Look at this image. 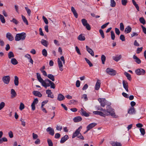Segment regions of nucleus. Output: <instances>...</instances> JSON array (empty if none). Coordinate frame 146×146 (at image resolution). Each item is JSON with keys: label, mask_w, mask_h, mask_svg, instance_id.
Segmentation results:
<instances>
[{"label": "nucleus", "mask_w": 146, "mask_h": 146, "mask_svg": "<svg viewBox=\"0 0 146 146\" xmlns=\"http://www.w3.org/2000/svg\"><path fill=\"white\" fill-rule=\"evenodd\" d=\"M101 111H102L104 114V117L106 116L111 115L113 117L116 118V115H115L114 110L110 106H106V109H103L101 108Z\"/></svg>", "instance_id": "1"}, {"label": "nucleus", "mask_w": 146, "mask_h": 146, "mask_svg": "<svg viewBox=\"0 0 146 146\" xmlns=\"http://www.w3.org/2000/svg\"><path fill=\"white\" fill-rule=\"evenodd\" d=\"M36 76L38 80L41 84L44 87L46 88L47 87L50 86V83H49L46 84V82L45 81V80H43V79L42 78L40 74L39 73H36Z\"/></svg>", "instance_id": "2"}, {"label": "nucleus", "mask_w": 146, "mask_h": 146, "mask_svg": "<svg viewBox=\"0 0 146 146\" xmlns=\"http://www.w3.org/2000/svg\"><path fill=\"white\" fill-rule=\"evenodd\" d=\"M26 37V34L24 32L17 34L15 37V40L16 41L24 40Z\"/></svg>", "instance_id": "3"}, {"label": "nucleus", "mask_w": 146, "mask_h": 146, "mask_svg": "<svg viewBox=\"0 0 146 146\" xmlns=\"http://www.w3.org/2000/svg\"><path fill=\"white\" fill-rule=\"evenodd\" d=\"M106 72L111 76H114L116 74V71L112 68H108L106 70Z\"/></svg>", "instance_id": "4"}, {"label": "nucleus", "mask_w": 146, "mask_h": 146, "mask_svg": "<svg viewBox=\"0 0 146 146\" xmlns=\"http://www.w3.org/2000/svg\"><path fill=\"white\" fill-rule=\"evenodd\" d=\"M135 72L137 75H143L145 74V71L143 69L139 68L135 70Z\"/></svg>", "instance_id": "5"}, {"label": "nucleus", "mask_w": 146, "mask_h": 146, "mask_svg": "<svg viewBox=\"0 0 146 146\" xmlns=\"http://www.w3.org/2000/svg\"><path fill=\"white\" fill-rule=\"evenodd\" d=\"M82 128V126H80L77 129H76L75 132L73 133L72 136V138H74L76 136H78V135L80 134V132Z\"/></svg>", "instance_id": "6"}, {"label": "nucleus", "mask_w": 146, "mask_h": 146, "mask_svg": "<svg viewBox=\"0 0 146 146\" xmlns=\"http://www.w3.org/2000/svg\"><path fill=\"white\" fill-rule=\"evenodd\" d=\"M2 79L5 84H8L9 82L10 78L9 76H7L3 77Z\"/></svg>", "instance_id": "7"}, {"label": "nucleus", "mask_w": 146, "mask_h": 146, "mask_svg": "<svg viewBox=\"0 0 146 146\" xmlns=\"http://www.w3.org/2000/svg\"><path fill=\"white\" fill-rule=\"evenodd\" d=\"M96 125L97 123H93L88 125L86 127L87 130L84 133H85L88 132V131L94 127Z\"/></svg>", "instance_id": "8"}, {"label": "nucleus", "mask_w": 146, "mask_h": 146, "mask_svg": "<svg viewBox=\"0 0 146 146\" xmlns=\"http://www.w3.org/2000/svg\"><path fill=\"white\" fill-rule=\"evenodd\" d=\"M98 101L100 104L101 106L102 107H104L106 104V100L105 98H99L98 100Z\"/></svg>", "instance_id": "9"}, {"label": "nucleus", "mask_w": 146, "mask_h": 146, "mask_svg": "<svg viewBox=\"0 0 146 146\" xmlns=\"http://www.w3.org/2000/svg\"><path fill=\"white\" fill-rule=\"evenodd\" d=\"M38 101L37 98H35L33 100V102L31 105L32 109L33 110H35V105L36 104H37L38 102Z\"/></svg>", "instance_id": "10"}, {"label": "nucleus", "mask_w": 146, "mask_h": 146, "mask_svg": "<svg viewBox=\"0 0 146 146\" xmlns=\"http://www.w3.org/2000/svg\"><path fill=\"white\" fill-rule=\"evenodd\" d=\"M47 132H48L51 135H53L54 133V129L50 127H49L46 129Z\"/></svg>", "instance_id": "11"}, {"label": "nucleus", "mask_w": 146, "mask_h": 146, "mask_svg": "<svg viewBox=\"0 0 146 146\" xmlns=\"http://www.w3.org/2000/svg\"><path fill=\"white\" fill-rule=\"evenodd\" d=\"M6 37L10 41H12L14 40V38L12 35L10 33H7L6 34Z\"/></svg>", "instance_id": "12"}, {"label": "nucleus", "mask_w": 146, "mask_h": 146, "mask_svg": "<svg viewBox=\"0 0 146 146\" xmlns=\"http://www.w3.org/2000/svg\"><path fill=\"white\" fill-rule=\"evenodd\" d=\"M122 83L124 88L127 92H128L129 90L128 89V83L127 81L124 80L123 81Z\"/></svg>", "instance_id": "13"}, {"label": "nucleus", "mask_w": 146, "mask_h": 146, "mask_svg": "<svg viewBox=\"0 0 146 146\" xmlns=\"http://www.w3.org/2000/svg\"><path fill=\"white\" fill-rule=\"evenodd\" d=\"M46 93L48 95V97L51 98H53L54 96L51 90H47L46 91Z\"/></svg>", "instance_id": "14"}, {"label": "nucleus", "mask_w": 146, "mask_h": 146, "mask_svg": "<svg viewBox=\"0 0 146 146\" xmlns=\"http://www.w3.org/2000/svg\"><path fill=\"white\" fill-rule=\"evenodd\" d=\"M58 63L59 70L61 71H62L63 70L62 69L63 65L61 61L59 58L58 59Z\"/></svg>", "instance_id": "15"}, {"label": "nucleus", "mask_w": 146, "mask_h": 146, "mask_svg": "<svg viewBox=\"0 0 146 146\" xmlns=\"http://www.w3.org/2000/svg\"><path fill=\"white\" fill-rule=\"evenodd\" d=\"M45 81L48 82L50 83L51 88L54 89L55 88V84L51 81L48 79H45Z\"/></svg>", "instance_id": "16"}, {"label": "nucleus", "mask_w": 146, "mask_h": 146, "mask_svg": "<svg viewBox=\"0 0 146 146\" xmlns=\"http://www.w3.org/2000/svg\"><path fill=\"white\" fill-rule=\"evenodd\" d=\"M69 138L67 135H66L62 137L61 139L60 143H63L65 142Z\"/></svg>", "instance_id": "17"}, {"label": "nucleus", "mask_w": 146, "mask_h": 146, "mask_svg": "<svg viewBox=\"0 0 146 146\" xmlns=\"http://www.w3.org/2000/svg\"><path fill=\"white\" fill-rule=\"evenodd\" d=\"M86 48L87 51L92 56H94V52L93 50L90 48L88 46H86Z\"/></svg>", "instance_id": "18"}, {"label": "nucleus", "mask_w": 146, "mask_h": 146, "mask_svg": "<svg viewBox=\"0 0 146 146\" xmlns=\"http://www.w3.org/2000/svg\"><path fill=\"white\" fill-rule=\"evenodd\" d=\"M128 113L130 114H133L135 113V109L133 107H131L128 110Z\"/></svg>", "instance_id": "19"}, {"label": "nucleus", "mask_w": 146, "mask_h": 146, "mask_svg": "<svg viewBox=\"0 0 146 146\" xmlns=\"http://www.w3.org/2000/svg\"><path fill=\"white\" fill-rule=\"evenodd\" d=\"M132 28L130 26H127L125 29V34L130 33L131 31Z\"/></svg>", "instance_id": "20"}, {"label": "nucleus", "mask_w": 146, "mask_h": 146, "mask_svg": "<svg viewBox=\"0 0 146 146\" xmlns=\"http://www.w3.org/2000/svg\"><path fill=\"white\" fill-rule=\"evenodd\" d=\"M93 113L95 115H99L100 116L104 117V114L103 112L95 111L93 112Z\"/></svg>", "instance_id": "21"}, {"label": "nucleus", "mask_w": 146, "mask_h": 146, "mask_svg": "<svg viewBox=\"0 0 146 146\" xmlns=\"http://www.w3.org/2000/svg\"><path fill=\"white\" fill-rule=\"evenodd\" d=\"M64 96L62 94H59L58 95L57 100L59 101H61L65 99Z\"/></svg>", "instance_id": "22"}, {"label": "nucleus", "mask_w": 146, "mask_h": 146, "mask_svg": "<svg viewBox=\"0 0 146 146\" xmlns=\"http://www.w3.org/2000/svg\"><path fill=\"white\" fill-rule=\"evenodd\" d=\"M100 84L101 83L100 82V80H97L95 86V89L96 90H98L100 88Z\"/></svg>", "instance_id": "23"}, {"label": "nucleus", "mask_w": 146, "mask_h": 146, "mask_svg": "<svg viewBox=\"0 0 146 146\" xmlns=\"http://www.w3.org/2000/svg\"><path fill=\"white\" fill-rule=\"evenodd\" d=\"M82 119V118L80 116H78L74 117L73 119V120L75 122H78L81 121Z\"/></svg>", "instance_id": "24"}, {"label": "nucleus", "mask_w": 146, "mask_h": 146, "mask_svg": "<svg viewBox=\"0 0 146 146\" xmlns=\"http://www.w3.org/2000/svg\"><path fill=\"white\" fill-rule=\"evenodd\" d=\"M33 94L36 96H38L39 97H40L42 96V94L40 92L37 91H34L33 92Z\"/></svg>", "instance_id": "25"}, {"label": "nucleus", "mask_w": 146, "mask_h": 146, "mask_svg": "<svg viewBox=\"0 0 146 146\" xmlns=\"http://www.w3.org/2000/svg\"><path fill=\"white\" fill-rule=\"evenodd\" d=\"M81 114L82 115L86 117H88L89 116V114L87 113L86 111H84L83 108H81Z\"/></svg>", "instance_id": "26"}, {"label": "nucleus", "mask_w": 146, "mask_h": 146, "mask_svg": "<svg viewBox=\"0 0 146 146\" xmlns=\"http://www.w3.org/2000/svg\"><path fill=\"white\" fill-rule=\"evenodd\" d=\"M133 58L135 60V61L138 64H140L141 63V60L135 55H133Z\"/></svg>", "instance_id": "27"}, {"label": "nucleus", "mask_w": 146, "mask_h": 146, "mask_svg": "<svg viewBox=\"0 0 146 146\" xmlns=\"http://www.w3.org/2000/svg\"><path fill=\"white\" fill-rule=\"evenodd\" d=\"M121 58V55H120L119 56H113V59L115 61L117 62L120 60Z\"/></svg>", "instance_id": "28"}, {"label": "nucleus", "mask_w": 146, "mask_h": 146, "mask_svg": "<svg viewBox=\"0 0 146 146\" xmlns=\"http://www.w3.org/2000/svg\"><path fill=\"white\" fill-rule=\"evenodd\" d=\"M78 39L80 41H84L85 40V38L84 36L82 35V34L79 35L78 37Z\"/></svg>", "instance_id": "29"}, {"label": "nucleus", "mask_w": 146, "mask_h": 146, "mask_svg": "<svg viewBox=\"0 0 146 146\" xmlns=\"http://www.w3.org/2000/svg\"><path fill=\"white\" fill-rule=\"evenodd\" d=\"M41 43L43 45L46 47H47L48 45V41L43 39L41 40Z\"/></svg>", "instance_id": "30"}, {"label": "nucleus", "mask_w": 146, "mask_h": 146, "mask_svg": "<svg viewBox=\"0 0 146 146\" xmlns=\"http://www.w3.org/2000/svg\"><path fill=\"white\" fill-rule=\"evenodd\" d=\"M14 83L15 85L16 86H18L19 84V78L17 76H15L14 77Z\"/></svg>", "instance_id": "31"}, {"label": "nucleus", "mask_w": 146, "mask_h": 146, "mask_svg": "<svg viewBox=\"0 0 146 146\" xmlns=\"http://www.w3.org/2000/svg\"><path fill=\"white\" fill-rule=\"evenodd\" d=\"M11 97L12 98L15 97L17 95L16 93L15 92V90L13 89H11Z\"/></svg>", "instance_id": "32"}, {"label": "nucleus", "mask_w": 146, "mask_h": 146, "mask_svg": "<svg viewBox=\"0 0 146 146\" xmlns=\"http://www.w3.org/2000/svg\"><path fill=\"white\" fill-rule=\"evenodd\" d=\"M11 63L13 65H16L18 63V62L15 58H12L11 60Z\"/></svg>", "instance_id": "33"}, {"label": "nucleus", "mask_w": 146, "mask_h": 146, "mask_svg": "<svg viewBox=\"0 0 146 146\" xmlns=\"http://www.w3.org/2000/svg\"><path fill=\"white\" fill-rule=\"evenodd\" d=\"M47 77L51 80L52 81H54L55 80V78L54 76L52 74H48V75Z\"/></svg>", "instance_id": "34"}, {"label": "nucleus", "mask_w": 146, "mask_h": 146, "mask_svg": "<svg viewBox=\"0 0 146 146\" xmlns=\"http://www.w3.org/2000/svg\"><path fill=\"white\" fill-rule=\"evenodd\" d=\"M21 17L24 23H25L26 25H28V21L25 17L22 15H21Z\"/></svg>", "instance_id": "35"}, {"label": "nucleus", "mask_w": 146, "mask_h": 146, "mask_svg": "<svg viewBox=\"0 0 146 146\" xmlns=\"http://www.w3.org/2000/svg\"><path fill=\"white\" fill-rule=\"evenodd\" d=\"M8 57L9 59L14 57V55L13 52L12 51L9 52L8 53Z\"/></svg>", "instance_id": "36"}, {"label": "nucleus", "mask_w": 146, "mask_h": 146, "mask_svg": "<svg viewBox=\"0 0 146 146\" xmlns=\"http://www.w3.org/2000/svg\"><path fill=\"white\" fill-rule=\"evenodd\" d=\"M124 75L127 77V79L129 80H130L131 79V75L127 72H124Z\"/></svg>", "instance_id": "37"}, {"label": "nucleus", "mask_w": 146, "mask_h": 146, "mask_svg": "<svg viewBox=\"0 0 146 146\" xmlns=\"http://www.w3.org/2000/svg\"><path fill=\"white\" fill-rule=\"evenodd\" d=\"M101 60L102 62V63L103 64H105V62L106 60V57L104 55H102L101 56Z\"/></svg>", "instance_id": "38"}, {"label": "nucleus", "mask_w": 146, "mask_h": 146, "mask_svg": "<svg viewBox=\"0 0 146 146\" xmlns=\"http://www.w3.org/2000/svg\"><path fill=\"white\" fill-rule=\"evenodd\" d=\"M25 9L27 11L28 15L30 16L31 15V10L28 7H25Z\"/></svg>", "instance_id": "39"}, {"label": "nucleus", "mask_w": 146, "mask_h": 146, "mask_svg": "<svg viewBox=\"0 0 146 146\" xmlns=\"http://www.w3.org/2000/svg\"><path fill=\"white\" fill-rule=\"evenodd\" d=\"M0 19L1 22L3 23H5V19L4 17L3 16L0 14Z\"/></svg>", "instance_id": "40"}, {"label": "nucleus", "mask_w": 146, "mask_h": 146, "mask_svg": "<svg viewBox=\"0 0 146 146\" xmlns=\"http://www.w3.org/2000/svg\"><path fill=\"white\" fill-rule=\"evenodd\" d=\"M139 20L140 22L143 24L145 25V21L143 17L140 18Z\"/></svg>", "instance_id": "41"}, {"label": "nucleus", "mask_w": 146, "mask_h": 146, "mask_svg": "<svg viewBox=\"0 0 146 146\" xmlns=\"http://www.w3.org/2000/svg\"><path fill=\"white\" fill-rule=\"evenodd\" d=\"M10 22H12L15 25H17L19 23V21L13 18L12 20L10 21Z\"/></svg>", "instance_id": "42"}, {"label": "nucleus", "mask_w": 146, "mask_h": 146, "mask_svg": "<svg viewBox=\"0 0 146 146\" xmlns=\"http://www.w3.org/2000/svg\"><path fill=\"white\" fill-rule=\"evenodd\" d=\"M110 6L112 7H114L116 5V3L114 0H110Z\"/></svg>", "instance_id": "43"}, {"label": "nucleus", "mask_w": 146, "mask_h": 146, "mask_svg": "<svg viewBox=\"0 0 146 146\" xmlns=\"http://www.w3.org/2000/svg\"><path fill=\"white\" fill-rule=\"evenodd\" d=\"M84 59L90 67H92L93 66L92 64L88 59L85 58Z\"/></svg>", "instance_id": "44"}, {"label": "nucleus", "mask_w": 146, "mask_h": 146, "mask_svg": "<svg viewBox=\"0 0 146 146\" xmlns=\"http://www.w3.org/2000/svg\"><path fill=\"white\" fill-rule=\"evenodd\" d=\"M81 21L82 23L84 26H86V25L88 24L87 20L84 19H83L81 20Z\"/></svg>", "instance_id": "45"}, {"label": "nucleus", "mask_w": 146, "mask_h": 146, "mask_svg": "<svg viewBox=\"0 0 146 146\" xmlns=\"http://www.w3.org/2000/svg\"><path fill=\"white\" fill-rule=\"evenodd\" d=\"M42 54L43 56L46 57L47 55V52L46 50L45 49H43L42 51Z\"/></svg>", "instance_id": "46"}, {"label": "nucleus", "mask_w": 146, "mask_h": 146, "mask_svg": "<svg viewBox=\"0 0 146 146\" xmlns=\"http://www.w3.org/2000/svg\"><path fill=\"white\" fill-rule=\"evenodd\" d=\"M111 38L112 40H114L115 38V35L114 32L111 31Z\"/></svg>", "instance_id": "47"}, {"label": "nucleus", "mask_w": 146, "mask_h": 146, "mask_svg": "<svg viewBox=\"0 0 146 146\" xmlns=\"http://www.w3.org/2000/svg\"><path fill=\"white\" fill-rule=\"evenodd\" d=\"M99 31L102 38H104L105 36L103 31L102 29H100L99 30Z\"/></svg>", "instance_id": "48"}, {"label": "nucleus", "mask_w": 146, "mask_h": 146, "mask_svg": "<svg viewBox=\"0 0 146 146\" xmlns=\"http://www.w3.org/2000/svg\"><path fill=\"white\" fill-rule=\"evenodd\" d=\"M47 142L49 146H53V143L51 140L49 139H48Z\"/></svg>", "instance_id": "49"}, {"label": "nucleus", "mask_w": 146, "mask_h": 146, "mask_svg": "<svg viewBox=\"0 0 146 146\" xmlns=\"http://www.w3.org/2000/svg\"><path fill=\"white\" fill-rule=\"evenodd\" d=\"M120 29L121 31H123L124 30V26L123 23H121L120 24Z\"/></svg>", "instance_id": "50"}, {"label": "nucleus", "mask_w": 146, "mask_h": 146, "mask_svg": "<svg viewBox=\"0 0 146 146\" xmlns=\"http://www.w3.org/2000/svg\"><path fill=\"white\" fill-rule=\"evenodd\" d=\"M5 106V103L4 102H2L0 104V110L2 109Z\"/></svg>", "instance_id": "51"}, {"label": "nucleus", "mask_w": 146, "mask_h": 146, "mask_svg": "<svg viewBox=\"0 0 146 146\" xmlns=\"http://www.w3.org/2000/svg\"><path fill=\"white\" fill-rule=\"evenodd\" d=\"M82 98L85 101H86L88 100L87 95L86 94H84L83 95L82 97Z\"/></svg>", "instance_id": "52"}, {"label": "nucleus", "mask_w": 146, "mask_h": 146, "mask_svg": "<svg viewBox=\"0 0 146 146\" xmlns=\"http://www.w3.org/2000/svg\"><path fill=\"white\" fill-rule=\"evenodd\" d=\"M120 39L122 41H125V38L123 35H120L119 37Z\"/></svg>", "instance_id": "53"}, {"label": "nucleus", "mask_w": 146, "mask_h": 146, "mask_svg": "<svg viewBox=\"0 0 146 146\" xmlns=\"http://www.w3.org/2000/svg\"><path fill=\"white\" fill-rule=\"evenodd\" d=\"M127 3V0H121V3L123 5L125 6Z\"/></svg>", "instance_id": "54"}, {"label": "nucleus", "mask_w": 146, "mask_h": 146, "mask_svg": "<svg viewBox=\"0 0 146 146\" xmlns=\"http://www.w3.org/2000/svg\"><path fill=\"white\" fill-rule=\"evenodd\" d=\"M143 49V47H141L140 48H138L137 50V53L139 54L141 52Z\"/></svg>", "instance_id": "55"}, {"label": "nucleus", "mask_w": 146, "mask_h": 146, "mask_svg": "<svg viewBox=\"0 0 146 146\" xmlns=\"http://www.w3.org/2000/svg\"><path fill=\"white\" fill-rule=\"evenodd\" d=\"M24 108H25V106H24V104L23 103H21L20 104V107H19V109H20V110H22Z\"/></svg>", "instance_id": "56"}, {"label": "nucleus", "mask_w": 146, "mask_h": 146, "mask_svg": "<svg viewBox=\"0 0 146 146\" xmlns=\"http://www.w3.org/2000/svg\"><path fill=\"white\" fill-rule=\"evenodd\" d=\"M115 33L117 35H119L120 34V31L118 28H115Z\"/></svg>", "instance_id": "57"}, {"label": "nucleus", "mask_w": 146, "mask_h": 146, "mask_svg": "<svg viewBox=\"0 0 146 146\" xmlns=\"http://www.w3.org/2000/svg\"><path fill=\"white\" fill-rule=\"evenodd\" d=\"M42 19L45 24H47L48 23V21L47 19L44 16H43Z\"/></svg>", "instance_id": "58"}, {"label": "nucleus", "mask_w": 146, "mask_h": 146, "mask_svg": "<svg viewBox=\"0 0 146 146\" xmlns=\"http://www.w3.org/2000/svg\"><path fill=\"white\" fill-rule=\"evenodd\" d=\"M109 24V23L108 22V23L104 24L103 25H102V26L101 27V28L102 29H104V28H106Z\"/></svg>", "instance_id": "59"}, {"label": "nucleus", "mask_w": 146, "mask_h": 146, "mask_svg": "<svg viewBox=\"0 0 146 146\" xmlns=\"http://www.w3.org/2000/svg\"><path fill=\"white\" fill-rule=\"evenodd\" d=\"M140 131L141 134L142 135H144L145 134V129L143 128H140Z\"/></svg>", "instance_id": "60"}, {"label": "nucleus", "mask_w": 146, "mask_h": 146, "mask_svg": "<svg viewBox=\"0 0 146 146\" xmlns=\"http://www.w3.org/2000/svg\"><path fill=\"white\" fill-rule=\"evenodd\" d=\"M112 146H122L121 143H120L116 142Z\"/></svg>", "instance_id": "61"}, {"label": "nucleus", "mask_w": 146, "mask_h": 146, "mask_svg": "<svg viewBox=\"0 0 146 146\" xmlns=\"http://www.w3.org/2000/svg\"><path fill=\"white\" fill-rule=\"evenodd\" d=\"M62 127L60 125L58 126V125H56V129L57 130L61 131L62 129Z\"/></svg>", "instance_id": "62"}, {"label": "nucleus", "mask_w": 146, "mask_h": 146, "mask_svg": "<svg viewBox=\"0 0 146 146\" xmlns=\"http://www.w3.org/2000/svg\"><path fill=\"white\" fill-rule=\"evenodd\" d=\"M80 81L79 80H77L76 84V86L77 87H79L80 86Z\"/></svg>", "instance_id": "63"}, {"label": "nucleus", "mask_w": 146, "mask_h": 146, "mask_svg": "<svg viewBox=\"0 0 146 146\" xmlns=\"http://www.w3.org/2000/svg\"><path fill=\"white\" fill-rule=\"evenodd\" d=\"M141 27L143 31V32L145 34H146V28L143 26L142 25H141Z\"/></svg>", "instance_id": "64"}]
</instances>
